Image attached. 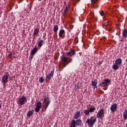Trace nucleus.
I'll return each mask as SVG.
<instances>
[{"label": "nucleus", "instance_id": "nucleus-36", "mask_svg": "<svg viewBox=\"0 0 127 127\" xmlns=\"http://www.w3.org/2000/svg\"><path fill=\"white\" fill-rule=\"evenodd\" d=\"M8 58H11L12 57V53H10V54L8 55Z\"/></svg>", "mask_w": 127, "mask_h": 127}, {"label": "nucleus", "instance_id": "nucleus-41", "mask_svg": "<svg viewBox=\"0 0 127 127\" xmlns=\"http://www.w3.org/2000/svg\"><path fill=\"white\" fill-rule=\"evenodd\" d=\"M122 41H124V40L121 39V40H120V42H122Z\"/></svg>", "mask_w": 127, "mask_h": 127}, {"label": "nucleus", "instance_id": "nucleus-20", "mask_svg": "<svg viewBox=\"0 0 127 127\" xmlns=\"http://www.w3.org/2000/svg\"><path fill=\"white\" fill-rule=\"evenodd\" d=\"M76 126V121L73 120L70 124V127H75Z\"/></svg>", "mask_w": 127, "mask_h": 127}, {"label": "nucleus", "instance_id": "nucleus-32", "mask_svg": "<svg viewBox=\"0 0 127 127\" xmlns=\"http://www.w3.org/2000/svg\"><path fill=\"white\" fill-rule=\"evenodd\" d=\"M41 105H42V103H41V102H39L37 103L36 105V107H39L40 108H41Z\"/></svg>", "mask_w": 127, "mask_h": 127}, {"label": "nucleus", "instance_id": "nucleus-26", "mask_svg": "<svg viewBox=\"0 0 127 127\" xmlns=\"http://www.w3.org/2000/svg\"><path fill=\"white\" fill-rule=\"evenodd\" d=\"M107 85V84L105 82H102L99 84V86H100V87H105Z\"/></svg>", "mask_w": 127, "mask_h": 127}, {"label": "nucleus", "instance_id": "nucleus-5", "mask_svg": "<svg viewBox=\"0 0 127 127\" xmlns=\"http://www.w3.org/2000/svg\"><path fill=\"white\" fill-rule=\"evenodd\" d=\"M8 76H9V73H8V72H6L5 74L2 77V83L3 85L7 83L8 81Z\"/></svg>", "mask_w": 127, "mask_h": 127}, {"label": "nucleus", "instance_id": "nucleus-43", "mask_svg": "<svg viewBox=\"0 0 127 127\" xmlns=\"http://www.w3.org/2000/svg\"><path fill=\"white\" fill-rule=\"evenodd\" d=\"M97 7H94V8H97Z\"/></svg>", "mask_w": 127, "mask_h": 127}, {"label": "nucleus", "instance_id": "nucleus-40", "mask_svg": "<svg viewBox=\"0 0 127 127\" xmlns=\"http://www.w3.org/2000/svg\"><path fill=\"white\" fill-rule=\"evenodd\" d=\"M1 109V104H0V110Z\"/></svg>", "mask_w": 127, "mask_h": 127}, {"label": "nucleus", "instance_id": "nucleus-23", "mask_svg": "<svg viewBox=\"0 0 127 127\" xmlns=\"http://www.w3.org/2000/svg\"><path fill=\"white\" fill-rule=\"evenodd\" d=\"M37 52V48H34L31 51V54L35 55Z\"/></svg>", "mask_w": 127, "mask_h": 127}, {"label": "nucleus", "instance_id": "nucleus-4", "mask_svg": "<svg viewBox=\"0 0 127 127\" xmlns=\"http://www.w3.org/2000/svg\"><path fill=\"white\" fill-rule=\"evenodd\" d=\"M43 104H45V105H43L44 108H42V110L45 109L44 111H46V109L48 108V106H49V104H50V100H49V98L47 97L44 98Z\"/></svg>", "mask_w": 127, "mask_h": 127}, {"label": "nucleus", "instance_id": "nucleus-16", "mask_svg": "<svg viewBox=\"0 0 127 127\" xmlns=\"http://www.w3.org/2000/svg\"><path fill=\"white\" fill-rule=\"evenodd\" d=\"M123 119H124L125 121L127 120V110L126 109L123 113Z\"/></svg>", "mask_w": 127, "mask_h": 127}, {"label": "nucleus", "instance_id": "nucleus-42", "mask_svg": "<svg viewBox=\"0 0 127 127\" xmlns=\"http://www.w3.org/2000/svg\"><path fill=\"white\" fill-rule=\"evenodd\" d=\"M38 0V1H41V0Z\"/></svg>", "mask_w": 127, "mask_h": 127}, {"label": "nucleus", "instance_id": "nucleus-24", "mask_svg": "<svg viewBox=\"0 0 127 127\" xmlns=\"http://www.w3.org/2000/svg\"><path fill=\"white\" fill-rule=\"evenodd\" d=\"M58 29H59V28L58 27V25H55L54 27V32H57L58 31Z\"/></svg>", "mask_w": 127, "mask_h": 127}, {"label": "nucleus", "instance_id": "nucleus-27", "mask_svg": "<svg viewBox=\"0 0 127 127\" xmlns=\"http://www.w3.org/2000/svg\"><path fill=\"white\" fill-rule=\"evenodd\" d=\"M39 81L40 83H43L44 81H45V79L43 78V77H40Z\"/></svg>", "mask_w": 127, "mask_h": 127}, {"label": "nucleus", "instance_id": "nucleus-29", "mask_svg": "<svg viewBox=\"0 0 127 127\" xmlns=\"http://www.w3.org/2000/svg\"><path fill=\"white\" fill-rule=\"evenodd\" d=\"M84 113L86 116H89V114H90V111L89 110H85Z\"/></svg>", "mask_w": 127, "mask_h": 127}, {"label": "nucleus", "instance_id": "nucleus-19", "mask_svg": "<svg viewBox=\"0 0 127 127\" xmlns=\"http://www.w3.org/2000/svg\"><path fill=\"white\" fill-rule=\"evenodd\" d=\"M123 36L124 38H127V30L124 29L123 32Z\"/></svg>", "mask_w": 127, "mask_h": 127}, {"label": "nucleus", "instance_id": "nucleus-46", "mask_svg": "<svg viewBox=\"0 0 127 127\" xmlns=\"http://www.w3.org/2000/svg\"><path fill=\"white\" fill-rule=\"evenodd\" d=\"M69 5L68 4V6H69Z\"/></svg>", "mask_w": 127, "mask_h": 127}, {"label": "nucleus", "instance_id": "nucleus-18", "mask_svg": "<svg viewBox=\"0 0 127 127\" xmlns=\"http://www.w3.org/2000/svg\"><path fill=\"white\" fill-rule=\"evenodd\" d=\"M43 43H44V40H40L38 44V47H42V45H43Z\"/></svg>", "mask_w": 127, "mask_h": 127}, {"label": "nucleus", "instance_id": "nucleus-28", "mask_svg": "<svg viewBox=\"0 0 127 127\" xmlns=\"http://www.w3.org/2000/svg\"><path fill=\"white\" fill-rule=\"evenodd\" d=\"M40 109H41V107L36 106V108L35 109L36 113H38V112H39V111H40Z\"/></svg>", "mask_w": 127, "mask_h": 127}, {"label": "nucleus", "instance_id": "nucleus-8", "mask_svg": "<svg viewBox=\"0 0 127 127\" xmlns=\"http://www.w3.org/2000/svg\"><path fill=\"white\" fill-rule=\"evenodd\" d=\"M117 109H118V105L116 103L112 105L110 107V110L112 113H115V112L117 111Z\"/></svg>", "mask_w": 127, "mask_h": 127}, {"label": "nucleus", "instance_id": "nucleus-35", "mask_svg": "<svg viewBox=\"0 0 127 127\" xmlns=\"http://www.w3.org/2000/svg\"><path fill=\"white\" fill-rule=\"evenodd\" d=\"M100 15L101 16H104V15H105V12H104L103 11H101V12H100Z\"/></svg>", "mask_w": 127, "mask_h": 127}, {"label": "nucleus", "instance_id": "nucleus-37", "mask_svg": "<svg viewBox=\"0 0 127 127\" xmlns=\"http://www.w3.org/2000/svg\"><path fill=\"white\" fill-rule=\"evenodd\" d=\"M102 64H103V62H100L99 63V66H101V65H102Z\"/></svg>", "mask_w": 127, "mask_h": 127}, {"label": "nucleus", "instance_id": "nucleus-13", "mask_svg": "<svg viewBox=\"0 0 127 127\" xmlns=\"http://www.w3.org/2000/svg\"><path fill=\"white\" fill-rule=\"evenodd\" d=\"M122 62H123V61L122 59L118 58L115 61V64L117 65H121L122 64Z\"/></svg>", "mask_w": 127, "mask_h": 127}, {"label": "nucleus", "instance_id": "nucleus-21", "mask_svg": "<svg viewBox=\"0 0 127 127\" xmlns=\"http://www.w3.org/2000/svg\"><path fill=\"white\" fill-rule=\"evenodd\" d=\"M68 11H69V8H68V6H66L63 13L64 15H66Z\"/></svg>", "mask_w": 127, "mask_h": 127}, {"label": "nucleus", "instance_id": "nucleus-17", "mask_svg": "<svg viewBox=\"0 0 127 127\" xmlns=\"http://www.w3.org/2000/svg\"><path fill=\"white\" fill-rule=\"evenodd\" d=\"M75 124L76 126H81L82 125V121L81 119H77L75 121Z\"/></svg>", "mask_w": 127, "mask_h": 127}, {"label": "nucleus", "instance_id": "nucleus-12", "mask_svg": "<svg viewBox=\"0 0 127 127\" xmlns=\"http://www.w3.org/2000/svg\"><path fill=\"white\" fill-rule=\"evenodd\" d=\"M81 112L80 111H77L76 113L74 114V118L75 120L79 119L80 118Z\"/></svg>", "mask_w": 127, "mask_h": 127}, {"label": "nucleus", "instance_id": "nucleus-14", "mask_svg": "<svg viewBox=\"0 0 127 127\" xmlns=\"http://www.w3.org/2000/svg\"><path fill=\"white\" fill-rule=\"evenodd\" d=\"M39 33V29L37 28L35 30H34L33 36H37Z\"/></svg>", "mask_w": 127, "mask_h": 127}, {"label": "nucleus", "instance_id": "nucleus-39", "mask_svg": "<svg viewBox=\"0 0 127 127\" xmlns=\"http://www.w3.org/2000/svg\"><path fill=\"white\" fill-rule=\"evenodd\" d=\"M105 25H109V21L106 22Z\"/></svg>", "mask_w": 127, "mask_h": 127}, {"label": "nucleus", "instance_id": "nucleus-30", "mask_svg": "<svg viewBox=\"0 0 127 127\" xmlns=\"http://www.w3.org/2000/svg\"><path fill=\"white\" fill-rule=\"evenodd\" d=\"M33 57H34V55L30 54V55L29 56V60L31 61L33 59Z\"/></svg>", "mask_w": 127, "mask_h": 127}, {"label": "nucleus", "instance_id": "nucleus-2", "mask_svg": "<svg viewBox=\"0 0 127 127\" xmlns=\"http://www.w3.org/2000/svg\"><path fill=\"white\" fill-rule=\"evenodd\" d=\"M27 103V98L25 96H23L17 100L18 105H21V106L25 105Z\"/></svg>", "mask_w": 127, "mask_h": 127}, {"label": "nucleus", "instance_id": "nucleus-31", "mask_svg": "<svg viewBox=\"0 0 127 127\" xmlns=\"http://www.w3.org/2000/svg\"><path fill=\"white\" fill-rule=\"evenodd\" d=\"M104 82L108 85V83H111V80L109 79H106L104 80Z\"/></svg>", "mask_w": 127, "mask_h": 127}, {"label": "nucleus", "instance_id": "nucleus-1", "mask_svg": "<svg viewBox=\"0 0 127 127\" xmlns=\"http://www.w3.org/2000/svg\"><path fill=\"white\" fill-rule=\"evenodd\" d=\"M96 122H97V119L96 118H93V117H91L90 119H87L86 123L89 127H93L94 125L96 124Z\"/></svg>", "mask_w": 127, "mask_h": 127}, {"label": "nucleus", "instance_id": "nucleus-34", "mask_svg": "<svg viewBox=\"0 0 127 127\" xmlns=\"http://www.w3.org/2000/svg\"><path fill=\"white\" fill-rule=\"evenodd\" d=\"M108 31H109V32H110V33H113V32H114V31H115L114 30H113L112 29H109L108 30H107Z\"/></svg>", "mask_w": 127, "mask_h": 127}, {"label": "nucleus", "instance_id": "nucleus-7", "mask_svg": "<svg viewBox=\"0 0 127 127\" xmlns=\"http://www.w3.org/2000/svg\"><path fill=\"white\" fill-rule=\"evenodd\" d=\"M76 54V51L74 50H72V49H70V50L69 52H68L66 53V55L67 56H70V57H72V56H74Z\"/></svg>", "mask_w": 127, "mask_h": 127}, {"label": "nucleus", "instance_id": "nucleus-25", "mask_svg": "<svg viewBox=\"0 0 127 127\" xmlns=\"http://www.w3.org/2000/svg\"><path fill=\"white\" fill-rule=\"evenodd\" d=\"M95 110H96V108L95 107L90 108L89 110V113H94Z\"/></svg>", "mask_w": 127, "mask_h": 127}, {"label": "nucleus", "instance_id": "nucleus-15", "mask_svg": "<svg viewBox=\"0 0 127 127\" xmlns=\"http://www.w3.org/2000/svg\"><path fill=\"white\" fill-rule=\"evenodd\" d=\"M33 113H34V110L29 111L27 114V116L28 118H30L32 115H33Z\"/></svg>", "mask_w": 127, "mask_h": 127}, {"label": "nucleus", "instance_id": "nucleus-44", "mask_svg": "<svg viewBox=\"0 0 127 127\" xmlns=\"http://www.w3.org/2000/svg\"><path fill=\"white\" fill-rule=\"evenodd\" d=\"M105 39H107V38L105 37Z\"/></svg>", "mask_w": 127, "mask_h": 127}, {"label": "nucleus", "instance_id": "nucleus-38", "mask_svg": "<svg viewBox=\"0 0 127 127\" xmlns=\"http://www.w3.org/2000/svg\"><path fill=\"white\" fill-rule=\"evenodd\" d=\"M76 89H77L78 90H79L80 89V86H79V85H77L76 86Z\"/></svg>", "mask_w": 127, "mask_h": 127}, {"label": "nucleus", "instance_id": "nucleus-10", "mask_svg": "<svg viewBox=\"0 0 127 127\" xmlns=\"http://www.w3.org/2000/svg\"><path fill=\"white\" fill-rule=\"evenodd\" d=\"M54 74V71L52 70L51 71L50 73H49L48 75L46 76V79L48 80H51V78L53 77V74Z\"/></svg>", "mask_w": 127, "mask_h": 127}, {"label": "nucleus", "instance_id": "nucleus-33", "mask_svg": "<svg viewBox=\"0 0 127 127\" xmlns=\"http://www.w3.org/2000/svg\"><path fill=\"white\" fill-rule=\"evenodd\" d=\"M91 2L92 3H97V2H99V1H98V0H92Z\"/></svg>", "mask_w": 127, "mask_h": 127}, {"label": "nucleus", "instance_id": "nucleus-11", "mask_svg": "<svg viewBox=\"0 0 127 127\" xmlns=\"http://www.w3.org/2000/svg\"><path fill=\"white\" fill-rule=\"evenodd\" d=\"M91 84L92 86H93V87H94V89H98V86H97V85L98 84V82H97V80L92 81Z\"/></svg>", "mask_w": 127, "mask_h": 127}, {"label": "nucleus", "instance_id": "nucleus-45", "mask_svg": "<svg viewBox=\"0 0 127 127\" xmlns=\"http://www.w3.org/2000/svg\"><path fill=\"white\" fill-rule=\"evenodd\" d=\"M124 1H125V0H123Z\"/></svg>", "mask_w": 127, "mask_h": 127}, {"label": "nucleus", "instance_id": "nucleus-3", "mask_svg": "<svg viewBox=\"0 0 127 127\" xmlns=\"http://www.w3.org/2000/svg\"><path fill=\"white\" fill-rule=\"evenodd\" d=\"M61 60L64 63V67H66L67 65L69 64V63H71V62H72V58H70L69 60L68 61V58L66 57H63V58H62Z\"/></svg>", "mask_w": 127, "mask_h": 127}, {"label": "nucleus", "instance_id": "nucleus-6", "mask_svg": "<svg viewBox=\"0 0 127 127\" xmlns=\"http://www.w3.org/2000/svg\"><path fill=\"white\" fill-rule=\"evenodd\" d=\"M97 118H98V119L103 120L104 117H105L104 109H101L98 111V112L97 114Z\"/></svg>", "mask_w": 127, "mask_h": 127}, {"label": "nucleus", "instance_id": "nucleus-9", "mask_svg": "<svg viewBox=\"0 0 127 127\" xmlns=\"http://www.w3.org/2000/svg\"><path fill=\"white\" fill-rule=\"evenodd\" d=\"M59 36L61 38H64L65 36V31L64 30H61L59 33Z\"/></svg>", "mask_w": 127, "mask_h": 127}, {"label": "nucleus", "instance_id": "nucleus-22", "mask_svg": "<svg viewBox=\"0 0 127 127\" xmlns=\"http://www.w3.org/2000/svg\"><path fill=\"white\" fill-rule=\"evenodd\" d=\"M112 68L114 70H116V71H117V70L119 69V65L117 64H113Z\"/></svg>", "mask_w": 127, "mask_h": 127}]
</instances>
